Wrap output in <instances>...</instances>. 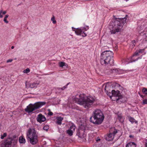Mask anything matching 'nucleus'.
<instances>
[{
  "instance_id": "f257e3e1",
  "label": "nucleus",
  "mask_w": 147,
  "mask_h": 147,
  "mask_svg": "<svg viewBox=\"0 0 147 147\" xmlns=\"http://www.w3.org/2000/svg\"><path fill=\"white\" fill-rule=\"evenodd\" d=\"M74 101L82 105L85 108L91 107L95 101V98L91 96H86L84 94H77L73 98Z\"/></svg>"
},
{
  "instance_id": "f03ea898",
  "label": "nucleus",
  "mask_w": 147,
  "mask_h": 147,
  "mask_svg": "<svg viewBox=\"0 0 147 147\" xmlns=\"http://www.w3.org/2000/svg\"><path fill=\"white\" fill-rule=\"evenodd\" d=\"M127 18H116L113 19L109 24V28L111 34H115L120 32L123 25L126 23Z\"/></svg>"
},
{
  "instance_id": "7ed1b4c3",
  "label": "nucleus",
  "mask_w": 147,
  "mask_h": 147,
  "mask_svg": "<svg viewBox=\"0 0 147 147\" xmlns=\"http://www.w3.org/2000/svg\"><path fill=\"white\" fill-rule=\"evenodd\" d=\"M113 52L111 51H106L103 52L100 56L101 62L102 64L110 66L113 63Z\"/></svg>"
},
{
  "instance_id": "20e7f679",
  "label": "nucleus",
  "mask_w": 147,
  "mask_h": 147,
  "mask_svg": "<svg viewBox=\"0 0 147 147\" xmlns=\"http://www.w3.org/2000/svg\"><path fill=\"white\" fill-rule=\"evenodd\" d=\"M104 119L103 114L99 109H96L93 112L92 116L90 118L91 122L95 124H100Z\"/></svg>"
},
{
  "instance_id": "39448f33",
  "label": "nucleus",
  "mask_w": 147,
  "mask_h": 147,
  "mask_svg": "<svg viewBox=\"0 0 147 147\" xmlns=\"http://www.w3.org/2000/svg\"><path fill=\"white\" fill-rule=\"evenodd\" d=\"M26 136L32 144H35L38 142V136L34 129L29 128L27 132Z\"/></svg>"
},
{
  "instance_id": "423d86ee",
  "label": "nucleus",
  "mask_w": 147,
  "mask_h": 147,
  "mask_svg": "<svg viewBox=\"0 0 147 147\" xmlns=\"http://www.w3.org/2000/svg\"><path fill=\"white\" fill-rule=\"evenodd\" d=\"M45 102H38L33 105L30 104L25 109L26 112L30 113L32 112L36 109H39L42 106L45 105Z\"/></svg>"
},
{
  "instance_id": "0eeeda50",
  "label": "nucleus",
  "mask_w": 147,
  "mask_h": 147,
  "mask_svg": "<svg viewBox=\"0 0 147 147\" xmlns=\"http://www.w3.org/2000/svg\"><path fill=\"white\" fill-rule=\"evenodd\" d=\"M85 29V28H82V29L80 28H77L76 30H74L73 31H75V33L77 35H81L83 37H85L87 35L85 33L83 30Z\"/></svg>"
},
{
  "instance_id": "6e6552de",
  "label": "nucleus",
  "mask_w": 147,
  "mask_h": 147,
  "mask_svg": "<svg viewBox=\"0 0 147 147\" xmlns=\"http://www.w3.org/2000/svg\"><path fill=\"white\" fill-rule=\"evenodd\" d=\"M77 135L79 138L81 139H85L86 136V135L85 134L84 131L82 130H79Z\"/></svg>"
},
{
  "instance_id": "1a4fd4ad",
  "label": "nucleus",
  "mask_w": 147,
  "mask_h": 147,
  "mask_svg": "<svg viewBox=\"0 0 147 147\" xmlns=\"http://www.w3.org/2000/svg\"><path fill=\"white\" fill-rule=\"evenodd\" d=\"M36 119L38 122L40 123H41L46 120V119L44 115H42L41 114H39L38 116Z\"/></svg>"
},
{
  "instance_id": "9d476101",
  "label": "nucleus",
  "mask_w": 147,
  "mask_h": 147,
  "mask_svg": "<svg viewBox=\"0 0 147 147\" xmlns=\"http://www.w3.org/2000/svg\"><path fill=\"white\" fill-rule=\"evenodd\" d=\"M11 143V140L8 139L1 144V147H9Z\"/></svg>"
},
{
  "instance_id": "9b49d317",
  "label": "nucleus",
  "mask_w": 147,
  "mask_h": 147,
  "mask_svg": "<svg viewBox=\"0 0 147 147\" xmlns=\"http://www.w3.org/2000/svg\"><path fill=\"white\" fill-rule=\"evenodd\" d=\"M11 143V140L8 139L1 144V147H9Z\"/></svg>"
},
{
  "instance_id": "f8f14e48",
  "label": "nucleus",
  "mask_w": 147,
  "mask_h": 147,
  "mask_svg": "<svg viewBox=\"0 0 147 147\" xmlns=\"http://www.w3.org/2000/svg\"><path fill=\"white\" fill-rule=\"evenodd\" d=\"M11 143V140L8 139L1 144V147H9Z\"/></svg>"
},
{
  "instance_id": "ddd939ff",
  "label": "nucleus",
  "mask_w": 147,
  "mask_h": 147,
  "mask_svg": "<svg viewBox=\"0 0 147 147\" xmlns=\"http://www.w3.org/2000/svg\"><path fill=\"white\" fill-rule=\"evenodd\" d=\"M11 143V140L8 139L1 144V147H9Z\"/></svg>"
},
{
  "instance_id": "4468645a",
  "label": "nucleus",
  "mask_w": 147,
  "mask_h": 147,
  "mask_svg": "<svg viewBox=\"0 0 147 147\" xmlns=\"http://www.w3.org/2000/svg\"><path fill=\"white\" fill-rule=\"evenodd\" d=\"M117 133V131L116 130H115L112 133H110L109 134L107 137V139L109 141H111L113 140L114 136L116 133Z\"/></svg>"
},
{
  "instance_id": "2eb2a0df",
  "label": "nucleus",
  "mask_w": 147,
  "mask_h": 147,
  "mask_svg": "<svg viewBox=\"0 0 147 147\" xmlns=\"http://www.w3.org/2000/svg\"><path fill=\"white\" fill-rule=\"evenodd\" d=\"M39 83L40 82L38 81L34 82L30 84L29 85V86L31 88L36 87L39 84Z\"/></svg>"
},
{
  "instance_id": "dca6fc26",
  "label": "nucleus",
  "mask_w": 147,
  "mask_h": 147,
  "mask_svg": "<svg viewBox=\"0 0 147 147\" xmlns=\"http://www.w3.org/2000/svg\"><path fill=\"white\" fill-rule=\"evenodd\" d=\"M118 70L117 69H111L109 71H106V72L109 74L115 73L117 74L118 73Z\"/></svg>"
},
{
  "instance_id": "f3484780",
  "label": "nucleus",
  "mask_w": 147,
  "mask_h": 147,
  "mask_svg": "<svg viewBox=\"0 0 147 147\" xmlns=\"http://www.w3.org/2000/svg\"><path fill=\"white\" fill-rule=\"evenodd\" d=\"M136 144L134 142L128 143L126 145V147H136Z\"/></svg>"
},
{
  "instance_id": "a211bd4d",
  "label": "nucleus",
  "mask_w": 147,
  "mask_h": 147,
  "mask_svg": "<svg viewBox=\"0 0 147 147\" xmlns=\"http://www.w3.org/2000/svg\"><path fill=\"white\" fill-rule=\"evenodd\" d=\"M57 123L58 125H61V121L63 119V118L61 117H59L57 118Z\"/></svg>"
},
{
  "instance_id": "6ab92c4d",
  "label": "nucleus",
  "mask_w": 147,
  "mask_h": 147,
  "mask_svg": "<svg viewBox=\"0 0 147 147\" xmlns=\"http://www.w3.org/2000/svg\"><path fill=\"white\" fill-rule=\"evenodd\" d=\"M119 91L118 90L115 91V90H113L112 91V94L114 96H119Z\"/></svg>"
},
{
  "instance_id": "aec40b11",
  "label": "nucleus",
  "mask_w": 147,
  "mask_h": 147,
  "mask_svg": "<svg viewBox=\"0 0 147 147\" xmlns=\"http://www.w3.org/2000/svg\"><path fill=\"white\" fill-rule=\"evenodd\" d=\"M19 142L20 143H24L26 141L25 139L23 137L21 136L19 138Z\"/></svg>"
},
{
  "instance_id": "412c9836",
  "label": "nucleus",
  "mask_w": 147,
  "mask_h": 147,
  "mask_svg": "<svg viewBox=\"0 0 147 147\" xmlns=\"http://www.w3.org/2000/svg\"><path fill=\"white\" fill-rule=\"evenodd\" d=\"M129 120L132 123H138V121L135 120V119L131 117H129Z\"/></svg>"
},
{
  "instance_id": "4be33fe9",
  "label": "nucleus",
  "mask_w": 147,
  "mask_h": 147,
  "mask_svg": "<svg viewBox=\"0 0 147 147\" xmlns=\"http://www.w3.org/2000/svg\"><path fill=\"white\" fill-rule=\"evenodd\" d=\"M7 13L6 11H3L2 10L0 11V18H2L3 17V15Z\"/></svg>"
},
{
  "instance_id": "5701e85b",
  "label": "nucleus",
  "mask_w": 147,
  "mask_h": 147,
  "mask_svg": "<svg viewBox=\"0 0 147 147\" xmlns=\"http://www.w3.org/2000/svg\"><path fill=\"white\" fill-rule=\"evenodd\" d=\"M109 67V66H108V65H107V66H105V69H104V71H105V72L106 73H107L108 74H109V73L108 72L107 73V72H106V71H109L110 70H111V69H110V68Z\"/></svg>"
},
{
  "instance_id": "b1692460",
  "label": "nucleus",
  "mask_w": 147,
  "mask_h": 147,
  "mask_svg": "<svg viewBox=\"0 0 147 147\" xmlns=\"http://www.w3.org/2000/svg\"><path fill=\"white\" fill-rule=\"evenodd\" d=\"M66 132L69 136H71L73 135V132L69 129L66 131Z\"/></svg>"
},
{
  "instance_id": "393cba45",
  "label": "nucleus",
  "mask_w": 147,
  "mask_h": 147,
  "mask_svg": "<svg viewBox=\"0 0 147 147\" xmlns=\"http://www.w3.org/2000/svg\"><path fill=\"white\" fill-rule=\"evenodd\" d=\"M139 53V52L138 51H136V52H135L134 53V54L132 56V58H131V62H134V61H135V60H133L132 61V58H133V57H134L135 56H137V55H138V53Z\"/></svg>"
},
{
  "instance_id": "a878e982",
  "label": "nucleus",
  "mask_w": 147,
  "mask_h": 147,
  "mask_svg": "<svg viewBox=\"0 0 147 147\" xmlns=\"http://www.w3.org/2000/svg\"><path fill=\"white\" fill-rule=\"evenodd\" d=\"M75 126L74 125H72L70 127L69 129L71 131H72L73 132H74L75 131Z\"/></svg>"
},
{
  "instance_id": "bb28decb",
  "label": "nucleus",
  "mask_w": 147,
  "mask_h": 147,
  "mask_svg": "<svg viewBox=\"0 0 147 147\" xmlns=\"http://www.w3.org/2000/svg\"><path fill=\"white\" fill-rule=\"evenodd\" d=\"M65 63L63 62H61L59 63V66L60 67H63L64 66H65Z\"/></svg>"
},
{
  "instance_id": "cd10ccee",
  "label": "nucleus",
  "mask_w": 147,
  "mask_h": 147,
  "mask_svg": "<svg viewBox=\"0 0 147 147\" xmlns=\"http://www.w3.org/2000/svg\"><path fill=\"white\" fill-rule=\"evenodd\" d=\"M142 92L144 94H147V88H144L142 89Z\"/></svg>"
},
{
  "instance_id": "c85d7f7f",
  "label": "nucleus",
  "mask_w": 147,
  "mask_h": 147,
  "mask_svg": "<svg viewBox=\"0 0 147 147\" xmlns=\"http://www.w3.org/2000/svg\"><path fill=\"white\" fill-rule=\"evenodd\" d=\"M30 72V69L29 68H27L23 71V72L24 73H28Z\"/></svg>"
},
{
  "instance_id": "c756f323",
  "label": "nucleus",
  "mask_w": 147,
  "mask_h": 147,
  "mask_svg": "<svg viewBox=\"0 0 147 147\" xmlns=\"http://www.w3.org/2000/svg\"><path fill=\"white\" fill-rule=\"evenodd\" d=\"M67 85L66 86H63V87L62 88H57V90H63L64 89H65L66 88H67Z\"/></svg>"
},
{
  "instance_id": "7c9ffc66",
  "label": "nucleus",
  "mask_w": 147,
  "mask_h": 147,
  "mask_svg": "<svg viewBox=\"0 0 147 147\" xmlns=\"http://www.w3.org/2000/svg\"><path fill=\"white\" fill-rule=\"evenodd\" d=\"M67 85L66 86H63V87L62 88H57V90H63L64 89H65L66 88H67Z\"/></svg>"
},
{
  "instance_id": "2f4dec72",
  "label": "nucleus",
  "mask_w": 147,
  "mask_h": 147,
  "mask_svg": "<svg viewBox=\"0 0 147 147\" xmlns=\"http://www.w3.org/2000/svg\"><path fill=\"white\" fill-rule=\"evenodd\" d=\"M51 20L53 21V23L55 24L56 23V21L55 20V17L53 16L51 18Z\"/></svg>"
},
{
  "instance_id": "473e14b6",
  "label": "nucleus",
  "mask_w": 147,
  "mask_h": 147,
  "mask_svg": "<svg viewBox=\"0 0 147 147\" xmlns=\"http://www.w3.org/2000/svg\"><path fill=\"white\" fill-rule=\"evenodd\" d=\"M110 87L109 86L108 84H107L105 86V91H106L107 92H108V90L107 89Z\"/></svg>"
},
{
  "instance_id": "72a5a7b5",
  "label": "nucleus",
  "mask_w": 147,
  "mask_h": 147,
  "mask_svg": "<svg viewBox=\"0 0 147 147\" xmlns=\"http://www.w3.org/2000/svg\"><path fill=\"white\" fill-rule=\"evenodd\" d=\"M121 96H120V97H119L117 98L116 99L117 102H119V101L121 102H122V98H121Z\"/></svg>"
},
{
  "instance_id": "f704fd0d",
  "label": "nucleus",
  "mask_w": 147,
  "mask_h": 147,
  "mask_svg": "<svg viewBox=\"0 0 147 147\" xmlns=\"http://www.w3.org/2000/svg\"><path fill=\"white\" fill-rule=\"evenodd\" d=\"M49 127L48 126L45 125L43 127V129L44 130L47 131L49 129Z\"/></svg>"
},
{
  "instance_id": "c9c22d12",
  "label": "nucleus",
  "mask_w": 147,
  "mask_h": 147,
  "mask_svg": "<svg viewBox=\"0 0 147 147\" xmlns=\"http://www.w3.org/2000/svg\"><path fill=\"white\" fill-rule=\"evenodd\" d=\"M7 136V134L6 133H4L3 135H1V139H3L5 137Z\"/></svg>"
},
{
  "instance_id": "e433bc0d",
  "label": "nucleus",
  "mask_w": 147,
  "mask_h": 147,
  "mask_svg": "<svg viewBox=\"0 0 147 147\" xmlns=\"http://www.w3.org/2000/svg\"><path fill=\"white\" fill-rule=\"evenodd\" d=\"M118 118L119 119V120L121 121V122H122V121H123V120H122L123 119V117L121 116L120 115H118Z\"/></svg>"
},
{
  "instance_id": "4c0bfd02",
  "label": "nucleus",
  "mask_w": 147,
  "mask_h": 147,
  "mask_svg": "<svg viewBox=\"0 0 147 147\" xmlns=\"http://www.w3.org/2000/svg\"><path fill=\"white\" fill-rule=\"evenodd\" d=\"M143 103L144 104H147V99H145L143 100Z\"/></svg>"
},
{
  "instance_id": "58836bf2",
  "label": "nucleus",
  "mask_w": 147,
  "mask_h": 147,
  "mask_svg": "<svg viewBox=\"0 0 147 147\" xmlns=\"http://www.w3.org/2000/svg\"><path fill=\"white\" fill-rule=\"evenodd\" d=\"M48 111H49V113H48V115H50V116L52 115H53V113L52 112L50 111V109H49Z\"/></svg>"
},
{
  "instance_id": "ea45409f",
  "label": "nucleus",
  "mask_w": 147,
  "mask_h": 147,
  "mask_svg": "<svg viewBox=\"0 0 147 147\" xmlns=\"http://www.w3.org/2000/svg\"><path fill=\"white\" fill-rule=\"evenodd\" d=\"M135 40H133L131 42V44L132 46H134L135 45Z\"/></svg>"
},
{
  "instance_id": "a19ab883",
  "label": "nucleus",
  "mask_w": 147,
  "mask_h": 147,
  "mask_svg": "<svg viewBox=\"0 0 147 147\" xmlns=\"http://www.w3.org/2000/svg\"><path fill=\"white\" fill-rule=\"evenodd\" d=\"M3 21L6 24H7L8 23V21L7 20V18H4Z\"/></svg>"
},
{
  "instance_id": "79ce46f5",
  "label": "nucleus",
  "mask_w": 147,
  "mask_h": 147,
  "mask_svg": "<svg viewBox=\"0 0 147 147\" xmlns=\"http://www.w3.org/2000/svg\"><path fill=\"white\" fill-rule=\"evenodd\" d=\"M144 49H141L139 50L138 52L139 53H142L144 52Z\"/></svg>"
},
{
  "instance_id": "37998d69",
  "label": "nucleus",
  "mask_w": 147,
  "mask_h": 147,
  "mask_svg": "<svg viewBox=\"0 0 147 147\" xmlns=\"http://www.w3.org/2000/svg\"><path fill=\"white\" fill-rule=\"evenodd\" d=\"M12 61V59H8L7 61V62L9 63V62H11Z\"/></svg>"
},
{
  "instance_id": "c03bdc74",
  "label": "nucleus",
  "mask_w": 147,
  "mask_h": 147,
  "mask_svg": "<svg viewBox=\"0 0 147 147\" xmlns=\"http://www.w3.org/2000/svg\"><path fill=\"white\" fill-rule=\"evenodd\" d=\"M56 90L57 91V92H61V90H57V88H56Z\"/></svg>"
},
{
  "instance_id": "a18cd8bd",
  "label": "nucleus",
  "mask_w": 147,
  "mask_h": 147,
  "mask_svg": "<svg viewBox=\"0 0 147 147\" xmlns=\"http://www.w3.org/2000/svg\"><path fill=\"white\" fill-rule=\"evenodd\" d=\"M8 17H9V15H6L4 17V18H8Z\"/></svg>"
},
{
  "instance_id": "49530a36",
  "label": "nucleus",
  "mask_w": 147,
  "mask_h": 147,
  "mask_svg": "<svg viewBox=\"0 0 147 147\" xmlns=\"http://www.w3.org/2000/svg\"><path fill=\"white\" fill-rule=\"evenodd\" d=\"M145 145V147H147V142H146Z\"/></svg>"
},
{
  "instance_id": "de8ad7c7",
  "label": "nucleus",
  "mask_w": 147,
  "mask_h": 147,
  "mask_svg": "<svg viewBox=\"0 0 147 147\" xmlns=\"http://www.w3.org/2000/svg\"><path fill=\"white\" fill-rule=\"evenodd\" d=\"M14 48V47L13 46H12L11 47V49H13Z\"/></svg>"
},
{
  "instance_id": "09e8293b",
  "label": "nucleus",
  "mask_w": 147,
  "mask_h": 147,
  "mask_svg": "<svg viewBox=\"0 0 147 147\" xmlns=\"http://www.w3.org/2000/svg\"><path fill=\"white\" fill-rule=\"evenodd\" d=\"M129 137L130 138H132L133 137V136H132V135H130L129 136Z\"/></svg>"
},
{
  "instance_id": "8fccbe9b",
  "label": "nucleus",
  "mask_w": 147,
  "mask_h": 147,
  "mask_svg": "<svg viewBox=\"0 0 147 147\" xmlns=\"http://www.w3.org/2000/svg\"><path fill=\"white\" fill-rule=\"evenodd\" d=\"M145 34L146 35V36L147 37V32L145 33Z\"/></svg>"
},
{
  "instance_id": "3c124183",
  "label": "nucleus",
  "mask_w": 147,
  "mask_h": 147,
  "mask_svg": "<svg viewBox=\"0 0 147 147\" xmlns=\"http://www.w3.org/2000/svg\"><path fill=\"white\" fill-rule=\"evenodd\" d=\"M141 96L142 97V98H143V95H141Z\"/></svg>"
},
{
  "instance_id": "603ef678",
  "label": "nucleus",
  "mask_w": 147,
  "mask_h": 147,
  "mask_svg": "<svg viewBox=\"0 0 147 147\" xmlns=\"http://www.w3.org/2000/svg\"><path fill=\"white\" fill-rule=\"evenodd\" d=\"M145 141L147 142V139H146Z\"/></svg>"
},
{
  "instance_id": "864d4df0",
  "label": "nucleus",
  "mask_w": 147,
  "mask_h": 147,
  "mask_svg": "<svg viewBox=\"0 0 147 147\" xmlns=\"http://www.w3.org/2000/svg\"><path fill=\"white\" fill-rule=\"evenodd\" d=\"M127 16V15H126V17Z\"/></svg>"
},
{
  "instance_id": "5fc2aeb1",
  "label": "nucleus",
  "mask_w": 147,
  "mask_h": 147,
  "mask_svg": "<svg viewBox=\"0 0 147 147\" xmlns=\"http://www.w3.org/2000/svg\"><path fill=\"white\" fill-rule=\"evenodd\" d=\"M117 84V85H119V84Z\"/></svg>"
}]
</instances>
